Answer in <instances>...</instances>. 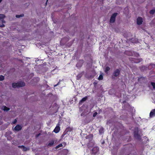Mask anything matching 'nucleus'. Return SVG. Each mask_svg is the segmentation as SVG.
Here are the masks:
<instances>
[{
    "label": "nucleus",
    "instance_id": "nucleus-33",
    "mask_svg": "<svg viewBox=\"0 0 155 155\" xmlns=\"http://www.w3.org/2000/svg\"><path fill=\"white\" fill-rule=\"evenodd\" d=\"M80 61H83V60H81Z\"/></svg>",
    "mask_w": 155,
    "mask_h": 155
},
{
    "label": "nucleus",
    "instance_id": "nucleus-23",
    "mask_svg": "<svg viewBox=\"0 0 155 155\" xmlns=\"http://www.w3.org/2000/svg\"><path fill=\"white\" fill-rule=\"evenodd\" d=\"M151 84L153 87L154 89H155V83L152 82L151 83Z\"/></svg>",
    "mask_w": 155,
    "mask_h": 155
},
{
    "label": "nucleus",
    "instance_id": "nucleus-9",
    "mask_svg": "<svg viewBox=\"0 0 155 155\" xmlns=\"http://www.w3.org/2000/svg\"><path fill=\"white\" fill-rule=\"evenodd\" d=\"M60 130V127L59 126H57L54 129L53 131L56 133H57L59 132Z\"/></svg>",
    "mask_w": 155,
    "mask_h": 155
},
{
    "label": "nucleus",
    "instance_id": "nucleus-15",
    "mask_svg": "<svg viewBox=\"0 0 155 155\" xmlns=\"http://www.w3.org/2000/svg\"><path fill=\"white\" fill-rule=\"evenodd\" d=\"M3 107L4 108L2 110L5 111H8L10 110V108H9L6 107L5 106H3Z\"/></svg>",
    "mask_w": 155,
    "mask_h": 155
},
{
    "label": "nucleus",
    "instance_id": "nucleus-3",
    "mask_svg": "<svg viewBox=\"0 0 155 155\" xmlns=\"http://www.w3.org/2000/svg\"><path fill=\"white\" fill-rule=\"evenodd\" d=\"M117 15V13H114L112 14L110 20V23H113L115 22V18Z\"/></svg>",
    "mask_w": 155,
    "mask_h": 155
},
{
    "label": "nucleus",
    "instance_id": "nucleus-10",
    "mask_svg": "<svg viewBox=\"0 0 155 155\" xmlns=\"http://www.w3.org/2000/svg\"><path fill=\"white\" fill-rule=\"evenodd\" d=\"M93 135L92 134H90L89 135L87 136L86 137V139H88L89 140V141H90L93 139Z\"/></svg>",
    "mask_w": 155,
    "mask_h": 155
},
{
    "label": "nucleus",
    "instance_id": "nucleus-7",
    "mask_svg": "<svg viewBox=\"0 0 155 155\" xmlns=\"http://www.w3.org/2000/svg\"><path fill=\"white\" fill-rule=\"evenodd\" d=\"M22 128V127L21 125L18 124L15 127L14 130L16 131H19L21 130Z\"/></svg>",
    "mask_w": 155,
    "mask_h": 155
},
{
    "label": "nucleus",
    "instance_id": "nucleus-18",
    "mask_svg": "<svg viewBox=\"0 0 155 155\" xmlns=\"http://www.w3.org/2000/svg\"><path fill=\"white\" fill-rule=\"evenodd\" d=\"M155 12V10L152 9L150 11V13L151 15H153Z\"/></svg>",
    "mask_w": 155,
    "mask_h": 155
},
{
    "label": "nucleus",
    "instance_id": "nucleus-19",
    "mask_svg": "<svg viewBox=\"0 0 155 155\" xmlns=\"http://www.w3.org/2000/svg\"><path fill=\"white\" fill-rule=\"evenodd\" d=\"M5 79V77L2 75H0V81H2L4 80Z\"/></svg>",
    "mask_w": 155,
    "mask_h": 155
},
{
    "label": "nucleus",
    "instance_id": "nucleus-35",
    "mask_svg": "<svg viewBox=\"0 0 155 155\" xmlns=\"http://www.w3.org/2000/svg\"><path fill=\"white\" fill-rule=\"evenodd\" d=\"M48 0H47V2H48Z\"/></svg>",
    "mask_w": 155,
    "mask_h": 155
},
{
    "label": "nucleus",
    "instance_id": "nucleus-29",
    "mask_svg": "<svg viewBox=\"0 0 155 155\" xmlns=\"http://www.w3.org/2000/svg\"><path fill=\"white\" fill-rule=\"evenodd\" d=\"M41 135V134L39 133L36 135V137H39Z\"/></svg>",
    "mask_w": 155,
    "mask_h": 155
},
{
    "label": "nucleus",
    "instance_id": "nucleus-27",
    "mask_svg": "<svg viewBox=\"0 0 155 155\" xmlns=\"http://www.w3.org/2000/svg\"><path fill=\"white\" fill-rule=\"evenodd\" d=\"M140 62V61H139L138 59H137L136 60V61L135 62L136 63H139Z\"/></svg>",
    "mask_w": 155,
    "mask_h": 155
},
{
    "label": "nucleus",
    "instance_id": "nucleus-26",
    "mask_svg": "<svg viewBox=\"0 0 155 155\" xmlns=\"http://www.w3.org/2000/svg\"><path fill=\"white\" fill-rule=\"evenodd\" d=\"M82 66V64H81V65H79V63H78L77 64H76V67H81Z\"/></svg>",
    "mask_w": 155,
    "mask_h": 155
},
{
    "label": "nucleus",
    "instance_id": "nucleus-16",
    "mask_svg": "<svg viewBox=\"0 0 155 155\" xmlns=\"http://www.w3.org/2000/svg\"><path fill=\"white\" fill-rule=\"evenodd\" d=\"M110 68L108 66H107L105 69V72L107 74L108 73V71L110 70Z\"/></svg>",
    "mask_w": 155,
    "mask_h": 155
},
{
    "label": "nucleus",
    "instance_id": "nucleus-13",
    "mask_svg": "<svg viewBox=\"0 0 155 155\" xmlns=\"http://www.w3.org/2000/svg\"><path fill=\"white\" fill-rule=\"evenodd\" d=\"M87 96H85V97H83L82 99L80 101L79 103H81L85 101L87 99Z\"/></svg>",
    "mask_w": 155,
    "mask_h": 155
},
{
    "label": "nucleus",
    "instance_id": "nucleus-11",
    "mask_svg": "<svg viewBox=\"0 0 155 155\" xmlns=\"http://www.w3.org/2000/svg\"><path fill=\"white\" fill-rule=\"evenodd\" d=\"M150 117L155 116V109L152 110L150 113Z\"/></svg>",
    "mask_w": 155,
    "mask_h": 155
},
{
    "label": "nucleus",
    "instance_id": "nucleus-17",
    "mask_svg": "<svg viewBox=\"0 0 155 155\" xmlns=\"http://www.w3.org/2000/svg\"><path fill=\"white\" fill-rule=\"evenodd\" d=\"M24 16V14H22L20 15H16L15 16L17 18H19L20 17H23Z\"/></svg>",
    "mask_w": 155,
    "mask_h": 155
},
{
    "label": "nucleus",
    "instance_id": "nucleus-4",
    "mask_svg": "<svg viewBox=\"0 0 155 155\" xmlns=\"http://www.w3.org/2000/svg\"><path fill=\"white\" fill-rule=\"evenodd\" d=\"M120 73V70L119 69H116L113 72L112 75L115 77L118 76Z\"/></svg>",
    "mask_w": 155,
    "mask_h": 155
},
{
    "label": "nucleus",
    "instance_id": "nucleus-20",
    "mask_svg": "<svg viewBox=\"0 0 155 155\" xmlns=\"http://www.w3.org/2000/svg\"><path fill=\"white\" fill-rule=\"evenodd\" d=\"M98 79L99 80H102L103 79V76L102 74H100L99 75Z\"/></svg>",
    "mask_w": 155,
    "mask_h": 155
},
{
    "label": "nucleus",
    "instance_id": "nucleus-25",
    "mask_svg": "<svg viewBox=\"0 0 155 155\" xmlns=\"http://www.w3.org/2000/svg\"><path fill=\"white\" fill-rule=\"evenodd\" d=\"M97 113L96 112H95L93 114V117H95L97 115Z\"/></svg>",
    "mask_w": 155,
    "mask_h": 155
},
{
    "label": "nucleus",
    "instance_id": "nucleus-8",
    "mask_svg": "<svg viewBox=\"0 0 155 155\" xmlns=\"http://www.w3.org/2000/svg\"><path fill=\"white\" fill-rule=\"evenodd\" d=\"M99 151V149L97 147H94L93 148L91 153L94 154H96Z\"/></svg>",
    "mask_w": 155,
    "mask_h": 155
},
{
    "label": "nucleus",
    "instance_id": "nucleus-34",
    "mask_svg": "<svg viewBox=\"0 0 155 155\" xmlns=\"http://www.w3.org/2000/svg\"><path fill=\"white\" fill-rule=\"evenodd\" d=\"M57 85V84H56V85H55V86H56Z\"/></svg>",
    "mask_w": 155,
    "mask_h": 155
},
{
    "label": "nucleus",
    "instance_id": "nucleus-21",
    "mask_svg": "<svg viewBox=\"0 0 155 155\" xmlns=\"http://www.w3.org/2000/svg\"><path fill=\"white\" fill-rule=\"evenodd\" d=\"M62 146H63V145H62V144H61V143L60 144L56 147V149H57L58 148H59L60 147H62Z\"/></svg>",
    "mask_w": 155,
    "mask_h": 155
},
{
    "label": "nucleus",
    "instance_id": "nucleus-6",
    "mask_svg": "<svg viewBox=\"0 0 155 155\" xmlns=\"http://www.w3.org/2000/svg\"><path fill=\"white\" fill-rule=\"evenodd\" d=\"M143 22V19L141 17H138L137 19V24L138 25H141Z\"/></svg>",
    "mask_w": 155,
    "mask_h": 155
},
{
    "label": "nucleus",
    "instance_id": "nucleus-36",
    "mask_svg": "<svg viewBox=\"0 0 155 155\" xmlns=\"http://www.w3.org/2000/svg\"><path fill=\"white\" fill-rule=\"evenodd\" d=\"M1 124H0V125Z\"/></svg>",
    "mask_w": 155,
    "mask_h": 155
},
{
    "label": "nucleus",
    "instance_id": "nucleus-24",
    "mask_svg": "<svg viewBox=\"0 0 155 155\" xmlns=\"http://www.w3.org/2000/svg\"><path fill=\"white\" fill-rule=\"evenodd\" d=\"M18 147L19 148H23V147H25V146L24 145L19 146Z\"/></svg>",
    "mask_w": 155,
    "mask_h": 155
},
{
    "label": "nucleus",
    "instance_id": "nucleus-31",
    "mask_svg": "<svg viewBox=\"0 0 155 155\" xmlns=\"http://www.w3.org/2000/svg\"><path fill=\"white\" fill-rule=\"evenodd\" d=\"M87 146H88V147L89 148V143H88V144H87Z\"/></svg>",
    "mask_w": 155,
    "mask_h": 155
},
{
    "label": "nucleus",
    "instance_id": "nucleus-28",
    "mask_svg": "<svg viewBox=\"0 0 155 155\" xmlns=\"http://www.w3.org/2000/svg\"><path fill=\"white\" fill-rule=\"evenodd\" d=\"M17 122V120L16 119H15L13 123L14 124L16 123Z\"/></svg>",
    "mask_w": 155,
    "mask_h": 155
},
{
    "label": "nucleus",
    "instance_id": "nucleus-1",
    "mask_svg": "<svg viewBox=\"0 0 155 155\" xmlns=\"http://www.w3.org/2000/svg\"><path fill=\"white\" fill-rule=\"evenodd\" d=\"M25 83L22 81H20L17 83H13L12 84V86L14 88L22 87L25 86Z\"/></svg>",
    "mask_w": 155,
    "mask_h": 155
},
{
    "label": "nucleus",
    "instance_id": "nucleus-5",
    "mask_svg": "<svg viewBox=\"0 0 155 155\" xmlns=\"http://www.w3.org/2000/svg\"><path fill=\"white\" fill-rule=\"evenodd\" d=\"M134 137L135 138L137 139H140V136L139 134L138 131H134Z\"/></svg>",
    "mask_w": 155,
    "mask_h": 155
},
{
    "label": "nucleus",
    "instance_id": "nucleus-32",
    "mask_svg": "<svg viewBox=\"0 0 155 155\" xmlns=\"http://www.w3.org/2000/svg\"><path fill=\"white\" fill-rule=\"evenodd\" d=\"M2 0H0V3L2 1Z\"/></svg>",
    "mask_w": 155,
    "mask_h": 155
},
{
    "label": "nucleus",
    "instance_id": "nucleus-12",
    "mask_svg": "<svg viewBox=\"0 0 155 155\" xmlns=\"http://www.w3.org/2000/svg\"><path fill=\"white\" fill-rule=\"evenodd\" d=\"M55 141L54 140H51L48 143V146L49 147H51L53 146L54 143Z\"/></svg>",
    "mask_w": 155,
    "mask_h": 155
},
{
    "label": "nucleus",
    "instance_id": "nucleus-14",
    "mask_svg": "<svg viewBox=\"0 0 155 155\" xmlns=\"http://www.w3.org/2000/svg\"><path fill=\"white\" fill-rule=\"evenodd\" d=\"M99 132L100 134H101L104 132V129L103 127H101L99 130Z\"/></svg>",
    "mask_w": 155,
    "mask_h": 155
},
{
    "label": "nucleus",
    "instance_id": "nucleus-2",
    "mask_svg": "<svg viewBox=\"0 0 155 155\" xmlns=\"http://www.w3.org/2000/svg\"><path fill=\"white\" fill-rule=\"evenodd\" d=\"M5 17V15L4 14H0V21H1L2 23L0 24V27L2 28L5 27V25L3 23H5V21L4 19Z\"/></svg>",
    "mask_w": 155,
    "mask_h": 155
},
{
    "label": "nucleus",
    "instance_id": "nucleus-30",
    "mask_svg": "<svg viewBox=\"0 0 155 155\" xmlns=\"http://www.w3.org/2000/svg\"><path fill=\"white\" fill-rule=\"evenodd\" d=\"M83 115H84V114L83 113H82V114H81V116H82Z\"/></svg>",
    "mask_w": 155,
    "mask_h": 155
},
{
    "label": "nucleus",
    "instance_id": "nucleus-22",
    "mask_svg": "<svg viewBox=\"0 0 155 155\" xmlns=\"http://www.w3.org/2000/svg\"><path fill=\"white\" fill-rule=\"evenodd\" d=\"M22 149H23V150L24 151H27V150H29V149L28 148L26 147L25 146V147H23Z\"/></svg>",
    "mask_w": 155,
    "mask_h": 155
}]
</instances>
